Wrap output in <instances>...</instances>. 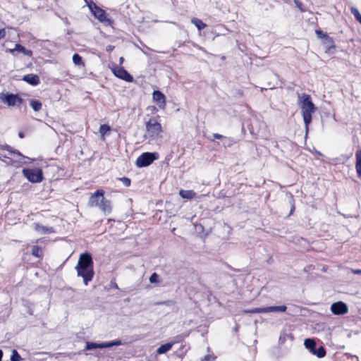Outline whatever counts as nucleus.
I'll list each match as a JSON object with an SVG mask.
<instances>
[{"label":"nucleus","instance_id":"f257e3e1","mask_svg":"<svg viewBox=\"0 0 361 361\" xmlns=\"http://www.w3.org/2000/svg\"><path fill=\"white\" fill-rule=\"evenodd\" d=\"M75 269L78 276L82 277L84 284L87 286L89 281H92L94 274L93 260L90 253L85 252L80 255Z\"/></svg>","mask_w":361,"mask_h":361},{"label":"nucleus","instance_id":"f03ea898","mask_svg":"<svg viewBox=\"0 0 361 361\" xmlns=\"http://www.w3.org/2000/svg\"><path fill=\"white\" fill-rule=\"evenodd\" d=\"M299 102L302 110V115L305 124L306 135L308 133L309 125L312 121V114L315 111L316 108L311 100L309 94L305 93L298 95Z\"/></svg>","mask_w":361,"mask_h":361},{"label":"nucleus","instance_id":"7ed1b4c3","mask_svg":"<svg viewBox=\"0 0 361 361\" xmlns=\"http://www.w3.org/2000/svg\"><path fill=\"white\" fill-rule=\"evenodd\" d=\"M146 134L145 137L149 141H155L162 138V127L158 119L155 117L150 118L145 123Z\"/></svg>","mask_w":361,"mask_h":361},{"label":"nucleus","instance_id":"20e7f679","mask_svg":"<svg viewBox=\"0 0 361 361\" xmlns=\"http://www.w3.org/2000/svg\"><path fill=\"white\" fill-rule=\"evenodd\" d=\"M103 190H97L90 198V205L92 207H98L104 214H109L111 212V202L104 197Z\"/></svg>","mask_w":361,"mask_h":361},{"label":"nucleus","instance_id":"39448f33","mask_svg":"<svg viewBox=\"0 0 361 361\" xmlns=\"http://www.w3.org/2000/svg\"><path fill=\"white\" fill-rule=\"evenodd\" d=\"M87 6L94 16L102 23H110V20L107 18L104 10L100 8L93 1L87 4Z\"/></svg>","mask_w":361,"mask_h":361},{"label":"nucleus","instance_id":"423d86ee","mask_svg":"<svg viewBox=\"0 0 361 361\" xmlns=\"http://www.w3.org/2000/svg\"><path fill=\"white\" fill-rule=\"evenodd\" d=\"M23 173L32 183H40L43 179L42 171L39 168L23 169Z\"/></svg>","mask_w":361,"mask_h":361},{"label":"nucleus","instance_id":"0eeeda50","mask_svg":"<svg viewBox=\"0 0 361 361\" xmlns=\"http://www.w3.org/2000/svg\"><path fill=\"white\" fill-rule=\"evenodd\" d=\"M159 155L156 152H145L139 156L136 160V166L145 167L150 165L154 160H157Z\"/></svg>","mask_w":361,"mask_h":361},{"label":"nucleus","instance_id":"6e6552de","mask_svg":"<svg viewBox=\"0 0 361 361\" xmlns=\"http://www.w3.org/2000/svg\"><path fill=\"white\" fill-rule=\"evenodd\" d=\"M0 100L8 106L20 105L23 102V99L18 94L9 92H0Z\"/></svg>","mask_w":361,"mask_h":361},{"label":"nucleus","instance_id":"1a4fd4ad","mask_svg":"<svg viewBox=\"0 0 361 361\" xmlns=\"http://www.w3.org/2000/svg\"><path fill=\"white\" fill-rule=\"evenodd\" d=\"M304 345L307 349H308L313 355H317L319 358L324 357L326 355L325 348L323 346L316 348V343L312 338L305 339Z\"/></svg>","mask_w":361,"mask_h":361},{"label":"nucleus","instance_id":"9d476101","mask_svg":"<svg viewBox=\"0 0 361 361\" xmlns=\"http://www.w3.org/2000/svg\"><path fill=\"white\" fill-rule=\"evenodd\" d=\"M111 71L114 75L120 79L127 82L133 80V78L123 67L115 66L111 68Z\"/></svg>","mask_w":361,"mask_h":361},{"label":"nucleus","instance_id":"9b49d317","mask_svg":"<svg viewBox=\"0 0 361 361\" xmlns=\"http://www.w3.org/2000/svg\"><path fill=\"white\" fill-rule=\"evenodd\" d=\"M331 310L336 315L344 314L348 312V307L343 302H336L331 305Z\"/></svg>","mask_w":361,"mask_h":361},{"label":"nucleus","instance_id":"f8f14e48","mask_svg":"<svg viewBox=\"0 0 361 361\" xmlns=\"http://www.w3.org/2000/svg\"><path fill=\"white\" fill-rule=\"evenodd\" d=\"M153 99L159 108L162 109L165 108L166 97L162 92L159 90H154L153 92Z\"/></svg>","mask_w":361,"mask_h":361},{"label":"nucleus","instance_id":"ddd939ff","mask_svg":"<svg viewBox=\"0 0 361 361\" xmlns=\"http://www.w3.org/2000/svg\"><path fill=\"white\" fill-rule=\"evenodd\" d=\"M34 228L37 232L41 234L54 233V229L52 227L44 226L38 223L34 224Z\"/></svg>","mask_w":361,"mask_h":361},{"label":"nucleus","instance_id":"4468645a","mask_svg":"<svg viewBox=\"0 0 361 361\" xmlns=\"http://www.w3.org/2000/svg\"><path fill=\"white\" fill-rule=\"evenodd\" d=\"M23 80L32 85H37L39 83V78L37 75L27 74L23 77Z\"/></svg>","mask_w":361,"mask_h":361},{"label":"nucleus","instance_id":"2eb2a0df","mask_svg":"<svg viewBox=\"0 0 361 361\" xmlns=\"http://www.w3.org/2000/svg\"><path fill=\"white\" fill-rule=\"evenodd\" d=\"M287 310V307L286 305H280V306H270L264 307V313L272 312H284Z\"/></svg>","mask_w":361,"mask_h":361},{"label":"nucleus","instance_id":"dca6fc26","mask_svg":"<svg viewBox=\"0 0 361 361\" xmlns=\"http://www.w3.org/2000/svg\"><path fill=\"white\" fill-rule=\"evenodd\" d=\"M16 51L22 52L25 55L29 56H31L32 54L31 50H28V49H25V47H24L23 46H22L19 44H16V47L13 49H10V52H11V53H13Z\"/></svg>","mask_w":361,"mask_h":361},{"label":"nucleus","instance_id":"f3484780","mask_svg":"<svg viewBox=\"0 0 361 361\" xmlns=\"http://www.w3.org/2000/svg\"><path fill=\"white\" fill-rule=\"evenodd\" d=\"M355 168H356V171H357L358 177L360 178H361V149L358 150L356 152Z\"/></svg>","mask_w":361,"mask_h":361},{"label":"nucleus","instance_id":"a211bd4d","mask_svg":"<svg viewBox=\"0 0 361 361\" xmlns=\"http://www.w3.org/2000/svg\"><path fill=\"white\" fill-rule=\"evenodd\" d=\"M173 345V343H167L161 345L157 350V354L161 355V354H164V353L168 352L169 350H170L171 349Z\"/></svg>","mask_w":361,"mask_h":361},{"label":"nucleus","instance_id":"6ab92c4d","mask_svg":"<svg viewBox=\"0 0 361 361\" xmlns=\"http://www.w3.org/2000/svg\"><path fill=\"white\" fill-rule=\"evenodd\" d=\"M179 195L183 198L192 199L195 196V192L193 190H180Z\"/></svg>","mask_w":361,"mask_h":361},{"label":"nucleus","instance_id":"aec40b11","mask_svg":"<svg viewBox=\"0 0 361 361\" xmlns=\"http://www.w3.org/2000/svg\"><path fill=\"white\" fill-rule=\"evenodd\" d=\"M316 34L319 38H323L327 41H329V47H334L333 39L327 35L324 34L322 30H316Z\"/></svg>","mask_w":361,"mask_h":361},{"label":"nucleus","instance_id":"412c9836","mask_svg":"<svg viewBox=\"0 0 361 361\" xmlns=\"http://www.w3.org/2000/svg\"><path fill=\"white\" fill-rule=\"evenodd\" d=\"M191 23L199 30H202L206 27L207 25L204 23L200 19L193 18L191 20Z\"/></svg>","mask_w":361,"mask_h":361},{"label":"nucleus","instance_id":"4be33fe9","mask_svg":"<svg viewBox=\"0 0 361 361\" xmlns=\"http://www.w3.org/2000/svg\"><path fill=\"white\" fill-rule=\"evenodd\" d=\"M30 105L35 111H40L42 106V102L37 99H31Z\"/></svg>","mask_w":361,"mask_h":361},{"label":"nucleus","instance_id":"5701e85b","mask_svg":"<svg viewBox=\"0 0 361 361\" xmlns=\"http://www.w3.org/2000/svg\"><path fill=\"white\" fill-rule=\"evenodd\" d=\"M110 131H111V128L109 125L103 124V125L100 126L99 132L102 137L109 134L110 133Z\"/></svg>","mask_w":361,"mask_h":361},{"label":"nucleus","instance_id":"b1692460","mask_svg":"<svg viewBox=\"0 0 361 361\" xmlns=\"http://www.w3.org/2000/svg\"><path fill=\"white\" fill-rule=\"evenodd\" d=\"M96 348H102L101 343H97L89 342V341L86 343L85 350H94Z\"/></svg>","mask_w":361,"mask_h":361},{"label":"nucleus","instance_id":"393cba45","mask_svg":"<svg viewBox=\"0 0 361 361\" xmlns=\"http://www.w3.org/2000/svg\"><path fill=\"white\" fill-rule=\"evenodd\" d=\"M32 255L37 257H40L42 255V248L37 245L32 247Z\"/></svg>","mask_w":361,"mask_h":361},{"label":"nucleus","instance_id":"a878e982","mask_svg":"<svg viewBox=\"0 0 361 361\" xmlns=\"http://www.w3.org/2000/svg\"><path fill=\"white\" fill-rule=\"evenodd\" d=\"M5 149L10 154H14L17 155L18 157L25 159L26 158L25 156H23L19 151L18 150H12L11 148L9 146H6Z\"/></svg>","mask_w":361,"mask_h":361},{"label":"nucleus","instance_id":"bb28decb","mask_svg":"<svg viewBox=\"0 0 361 361\" xmlns=\"http://www.w3.org/2000/svg\"><path fill=\"white\" fill-rule=\"evenodd\" d=\"M350 11L355 19L361 23V14L360 13L359 11L356 8L352 7L350 8Z\"/></svg>","mask_w":361,"mask_h":361},{"label":"nucleus","instance_id":"cd10ccee","mask_svg":"<svg viewBox=\"0 0 361 361\" xmlns=\"http://www.w3.org/2000/svg\"><path fill=\"white\" fill-rule=\"evenodd\" d=\"M73 61L77 66L83 65L82 57L79 54H73Z\"/></svg>","mask_w":361,"mask_h":361},{"label":"nucleus","instance_id":"c85d7f7f","mask_svg":"<svg viewBox=\"0 0 361 361\" xmlns=\"http://www.w3.org/2000/svg\"><path fill=\"white\" fill-rule=\"evenodd\" d=\"M11 360V361H21L22 360V357H20V355H19V353H18V351L16 350H12Z\"/></svg>","mask_w":361,"mask_h":361},{"label":"nucleus","instance_id":"c756f323","mask_svg":"<svg viewBox=\"0 0 361 361\" xmlns=\"http://www.w3.org/2000/svg\"><path fill=\"white\" fill-rule=\"evenodd\" d=\"M244 313H264V307L252 308L250 310H245L243 311Z\"/></svg>","mask_w":361,"mask_h":361},{"label":"nucleus","instance_id":"7c9ffc66","mask_svg":"<svg viewBox=\"0 0 361 361\" xmlns=\"http://www.w3.org/2000/svg\"><path fill=\"white\" fill-rule=\"evenodd\" d=\"M119 180L126 187H128L130 185V183H131L130 179L127 177L121 178H119Z\"/></svg>","mask_w":361,"mask_h":361},{"label":"nucleus","instance_id":"2f4dec72","mask_svg":"<svg viewBox=\"0 0 361 361\" xmlns=\"http://www.w3.org/2000/svg\"><path fill=\"white\" fill-rule=\"evenodd\" d=\"M112 346H114L113 341H109V342L101 343L102 348H110V347H112Z\"/></svg>","mask_w":361,"mask_h":361},{"label":"nucleus","instance_id":"473e14b6","mask_svg":"<svg viewBox=\"0 0 361 361\" xmlns=\"http://www.w3.org/2000/svg\"><path fill=\"white\" fill-rule=\"evenodd\" d=\"M159 276L157 273H153L149 277V281L151 283H156L158 281Z\"/></svg>","mask_w":361,"mask_h":361},{"label":"nucleus","instance_id":"72a5a7b5","mask_svg":"<svg viewBox=\"0 0 361 361\" xmlns=\"http://www.w3.org/2000/svg\"><path fill=\"white\" fill-rule=\"evenodd\" d=\"M158 305H164L166 306H173L175 305V302L173 300H166L164 302H159Z\"/></svg>","mask_w":361,"mask_h":361},{"label":"nucleus","instance_id":"f704fd0d","mask_svg":"<svg viewBox=\"0 0 361 361\" xmlns=\"http://www.w3.org/2000/svg\"><path fill=\"white\" fill-rule=\"evenodd\" d=\"M6 36L5 29L0 27V40Z\"/></svg>","mask_w":361,"mask_h":361},{"label":"nucleus","instance_id":"c9c22d12","mask_svg":"<svg viewBox=\"0 0 361 361\" xmlns=\"http://www.w3.org/2000/svg\"><path fill=\"white\" fill-rule=\"evenodd\" d=\"M113 342H114V346L121 345L123 344V343L121 340H114V341H113Z\"/></svg>","mask_w":361,"mask_h":361},{"label":"nucleus","instance_id":"e433bc0d","mask_svg":"<svg viewBox=\"0 0 361 361\" xmlns=\"http://www.w3.org/2000/svg\"><path fill=\"white\" fill-rule=\"evenodd\" d=\"M351 271L355 274H361V269H351Z\"/></svg>","mask_w":361,"mask_h":361},{"label":"nucleus","instance_id":"4c0bfd02","mask_svg":"<svg viewBox=\"0 0 361 361\" xmlns=\"http://www.w3.org/2000/svg\"><path fill=\"white\" fill-rule=\"evenodd\" d=\"M213 137L216 139H220V138L223 137V135L218 134V133H214V134H213Z\"/></svg>","mask_w":361,"mask_h":361},{"label":"nucleus","instance_id":"58836bf2","mask_svg":"<svg viewBox=\"0 0 361 361\" xmlns=\"http://www.w3.org/2000/svg\"><path fill=\"white\" fill-rule=\"evenodd\" d=\"M113 49H114V47H113V46H111V45H109V46L107 47V48H106V51H112V50H113Z\"/></svg>","mask_w":361,"mask_h":361},{"label":"nucleus","instance_id":"ea45409f","mask_svg":"<svg viewBox=\"0 0 361 361\" xmlns=\"http://www.w3.org/2000/svg\"><path fill=\"white\" fill-rule=\"evenodd\" d=\"M324 44L326 45V47H328V49H331V47H329V41H327L326 39H324Z\"/></svg>","mask_w":361,"mask_h":361},{"label":"nucleus","instance_id":"a19ab883","mask_svg":"<svg viewBox=\"0 0 361 361\" xmlns=\"http://www.w3.org/2000/svg\"><path fill=\"white\" fill-rule=\"evenodd\" d=\"M295 3L300 8L301 4L299 2V1L298 0H295Z\"/></svg>","mask_w":361,"mask_h":361},{"label":"nucleus","instance_id":"79ce46f5","mask_svg":"<svg viewBox=\"0 0 361 361\" xmlns=\"http://www.w3.org/2000/svg\"><path fill=\"white\" fill-rule=\"evenodd\" d=\"M123 61H124L123 57H120V59H119V63H120V64H122V63H123Z\"/></svg>","mask_w":361,"mask_h":361},{"label":"nucleus","instance_id":"37998d69","mask_svg":"<svg viewBox=\"0 0 361 361\" xmlns=\"http://www.w3.org/2000/svg\"><path fill=\"white\" fill-rule=\"evenodd\" d=\"M2 357H3V351L1 350H0V361L2 359Z\"/></svg>","mask_w":361,"mask_h":361},{"label":"nucleus","instance_id":"c03bdc74","mask_svg":"<svg viewBox=\"0 0 361 361\" xmlns=\"http://www.w3.org/2000/svg\"><path fill=\"white\" fill-rule=\"evenodd\" d=\"M18 135H19L20 137H24V135H23V133H19Z\"/></svg>","mask_w":361,"mask_h":361},{"label":"nucleus","instance_id":"a18cd8bd","mask_svg":"<svg viewBox=\"0 0 361 361\" xmlns=\"http://www.w3.org/2000/svg\"><path fill=\"white\" fill-rule=\"evenodd\" d=\"M114 288H116V289H118V286H117V284H116V283H115V284L114 285Z\"/></svg>","mask_w":361,"mask_h":361},{"label":"nucleus","instance_id":"49530a36","mask_svg":"<svg viewBox=\"0 0 361 361\" xmlns=\"http://www.w3.org/2000/svg\"><path fill=\"white\" fill-rule=\"evenodd\" d=\"M294 209V207H292V209L290 211V213H292L293 210Z\"/></svg>","mask_w":361,"mask_h":361},{"label":"nucleus","instance_id":"de8ad7c7","mask_svg":"<svg viewBox=\"0 0 361 361\" xmlns=\"http://www.w3.org/2000/svg\"><path fill=\"white\" fill-rule=\"evenodd\" d=\"M204 359H205V360H207V359H208V357H207V356H205Z\"/></svg>","mask_w":361,"mask_h":361}]
</instances>
